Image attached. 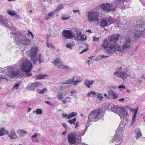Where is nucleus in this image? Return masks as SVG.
Segmentation results:
<instances>
[{
    "label": "nucleus",
    "mask_w": 145,
    "mask_h": 145,
    "mask_svg": "<svg viewBox=\"0 0 145 145\" xmlns=\"http://www.w3.org/2000/svg\"><path fill=\"white\" fill-rule=\"evenodd\" d=\"M96 93L95 91H91L89 92L87 95V97H92L94 96V95H96Z\"/></svg>",
    "instance_id": "e433bc0d"
},
{
    "label": "nucleus",
    "mask_w": 145,
    "mask_h": 145,
    "mask_svg": "<svg viewBox=\"0 0 145 145\" xmlns=\"http://www.w3.org/2000/svg\"><path fill=\"white\" fill-rule=\"evenodd\" d=\"M137 110H138L137 109H135V111L133 112V113L134 114L133 115V116H136V114L137 112Z\"/></svg>",
    "instance_id": "052dcab7"
},
{
    "label": "nucleus",
    "mask_w": 145,
    "mask_h": 145,
    "mask_svg": "<svg viewBox=\"0 0 145 145\" xmlns=\"http://www.w3.org/2000/svg\"><path fill=\"white\" fill-rule=\"evenodd\" d=\"M14 39H15L16 42L19 44L20 46L24 49L26 48L28 45L31 44V40L26 37L22 36L21 34H19L18 36L16 35Z\"/></svg>",
    "instance_id": "20e7f679"
},
{
    "label": "nucleus",
    "mask_w": 145,
    "mask_h": 145,
    "mask_svg": "<svg viewBox=\"0 0 145 145\" xmlns=\"http://www.w3.org/2000/svg\"><path fill=\"white\" fill-rule=\"evenodd\" d=\"M1 23L2 25H3L6 27H8V23H10V22L8 20H5L3 18L1 20Z\"/></svg>",
    "instance_id": "473e14b6"
},
{
    "label": "nucleus",
    "mask_w": 145,
    "mask_h": 145,
    "mask_svg": "<svg viewBox=\"0 0 145 145\" xmlns=\"http://www.w3.org/2000/svg\"><path fill=\"white\" fill-rule=\"evenodd\" d=\"M96 95L97 96V98H99L100 101H102L104 98L102 96V94L101 93H97Z\"/></svg>",
    "instance_id": "58836bf2"
},
{
    "label": "nucleus",
    "mask_w": 145,
    "mask_h": 145,
    "mask_svg": "<svg viewBox=\"0 0 145 145\" xmlns=\"http://www.w3.org/2000/svg\"><path fill=\"white\" fill-rule=\"evenodd\" d=\"M15 16H16L14 18L16 20L18 19H22V18L20 17L19 15L17 14Z\"/></svg>",
    "instance_id": "864d4df0"
},
{
    "label": "nucleus",
    "mask_w": 145,
    "mask_h": 145,
    "mask_svg": "<svg viewBox=\"0 0 145 145\" xmlns=\"http://www.w3.org/2000/svg\"><path fill=\"white\" fill-rule=\"evenodd\" d=\"M7 14L12 17L14 16L17 14V12L13 10H7Z\"/></svg>",
    "instance_id": "7c9ffc66"
},
{
    "label": "nucleus",
    "mask_w": 145,
    "mask_h": 145,
    "mask_svg": "<svg viewBox=\"0 0 145 145\" xmlns=\"http://www.w3.org/2000/svg\"><path fill=\"white\" fill-rule=\"evenodd\" d=\"M40 136L39 133H35L31 137V140L33 142L39 143V140L37 138L38 136Z\"/></svg>",
    "instance_id": "5701e85b"
},
{
    "label": "nucleus",
    "mask_w": 145,
    "mask_h": 145,
    "mask_svg": "<svg viewBox=\"0 0 145 145\" xmlns=\"http://www.w3.org/2000/svg\"><path fill=\"white\" fill-rule=\"evenodd\" d=\"M61 102L64 104H65L67 102H71V98L69 97H65V98H64L62 99Z\"/></svg>",
    "instance_id": "c756f323"
},
{
    "label": "nucleus",
    "mask_w": 145,
    "mask_h": 145,
    "mask_svg": "<svg viewBox=\"0 0 145 145\" xmlns=\"http://www.w3.org/2000/svg\"><path fill=\"white\" fill-rule=\"evenodd\" d=\"M16 133L20 137H23L25 134L28 133V132L26 131H25L22 129H18Z\"/></svg>",
    "instance_id": "bb28decb"
},
{
    "label": "nucleus",
    "mask_w": 145,
    "mask_h": 145,
    "mask_svg": "<svg viewBox=\"0 0 145 145\" xmlns=\"http://www.w3.org/2000/svg\"><path fill=\"white\" fill-rule=\"evenodd\" d=\"M63 7V5L62 4H60L57 7L55 11H59Z\"/></svg>",
    "instance_id": "c03bdc74"
},
{
    "label": "nucleus",
    "mask_w": 145,
    "mask_h": 145,
    "mask_svg": "<svg viewBox=\"0 0 145 145\" xmlns=\"http://www.w3.org/2000/svg\"><path fill=\"white\" fill-rule=\"evenodd\" d=\"M46 45L47 46L48 48H51L53 47L52 45L51 44H49V43L47 42L46 43Z\"/></svg>",
    "instance_id": "6e6d98bb"
},
{
    "label": "nucleus",
    "mask_w": 145,
    "mask_h": 145,
    "mask_svg": "<svg viewBox=\"0 0 145 145\" xmlns=\"http://www.w3.org/2000/svg\"><path fill=\"white\" fill-rule=\"evenodd\" d=\"M135 133V137L137 139H138L142 135L141 130L139 128L136 129Z\"/></svg>",
    "instance_id": "393cba45"
},
{
    "label": "nucleus",
    "mask_w": 145,
    "mask_h": 145,
    "mask_svg": "<svg viewBox=\"0 0 145 145\" xmlns=\"http://www.w3.org/2000/svg\"><path fill=\"white\" fill-rule=\"evenodd\" d=\"M20 84L18 83H16L14 85L13 87L12 88V89H17L19 86L20 85Z\"/></svg>",
    "instance_id": "09e8293b"
},
{
    "label": "nucleus",
    "mask_w": 145,
    "mask_h": 145,
    "mask_svg": "<svg viewBox=\"0 0 145 145\" xmlns=\"http://www.w3.org/2000/svg\"><path fill=\"white\" fill-rule=\"evenodd\" d=\"M124 126L122 125H120L116 131V133L113 138L110 141L113 142L114 141H116L115 145H120L121 144L123 139Z\"/></svg>",
    "instance_id": "f257e3e1"
},
{
    "label": "nucleus",
    "mask_w": 145,
    "mask_h": 145,
    "mask_svg": "<svg viewBox=\"0 0 145 145\" xmlns=\"http://www.w3.org/2000/svg\"><path fill=\"white\" fill-rule=\"evenodd\" d=\"M99 40V39L98 37H95L94 36L93 37V41L98 42Z\"/></svg>",
    "instance_id": "603ef678"
},
{
    "label": "nucleus",
    "mask_w": 145,
    "mask_h": 145,
    "mask_svg": "<svg viewBox=\"0 0 145 145\" xmlns=\"http://www.w3.org/2000/svg\"><path fill=\"white\" fill-rule=\"evenodd\" d=\"M52 63L55 66H57L59 64H62V62L59 58H56L52 61Z\"/></svg>",
    "instance_id": "cd10ccee"
},
{
    "label": "nucleus",
    "mask_w": 145,
    "mask_h": 145,
    "mask_svg": "<svg viewBox=\"0 0 145 145\" xmlns=\"http://www.w3.org/2000/svg\"><path fill=\"white\" fill-rule=\"evenodd\" d=\"M127 67L125 65H121L120 67H118V68L117 69L119 70H121L122 71H126L127 69Z\"/></svg>",
    "instance_id": "4c0bfd02"
},
{
    "label": "nucleus",
    "mask_w": 145,
    "mask_h": 145,
    "mask_svg": "<svg viewBox=\"0 0 145 145\" xmlns=\"http://www.w3.org/2000/svg\"><path fill=\"white\" fill-rule=\"evenodd\" d=\"M103 114L101 110L99 109L92 111L89 114L88 121L86 123V126H89V122L91 121H96L103 118Z\"/></svg>",
    "instance_id": "f03ea898"
},
{
    "label": "nucleus",
    "mask_w": 145,
    "mask_h": 145,
    "mask_svg": "<svg viewBox=\"0 0 145 145\" xmlns=\"http://www.w3.org/2000/svg\"><path fill=\"white\" fill-rule=\"evenodd\" d=\"M28 32L29 33V34H30V35H31V37H32V39H33V37H34V36H33V34L29 30H28Z\"/></svg>",
    "instance_id": "69168bd1"
},
{
    "label": "nucleus",
    "mask_w": 145,
    "mask_h": 145,
    "mask_svg": "<svg viewBox=\"0 0 145 145\" xmlns=\"http://www.w3.org/2000/svg\"><path fill=\"white\" fill-rule=\"evenodd\" d=\"M75 32L76 33V35L75 37L74 40H77V42L86 40V37L82 34L80 31L76 29L75 30Z\"/></svg>",
    "instance_id": "2eb2a0df"
},
{
    "label": "nucleus",
    "mask_w": 145,
    "mask_h": 145,
    "mask_svg": "<svg viewBox=\"0 0 145 145\" xmlns=\"http://www.w3.org/2000/svg\"><path fill=\"white\" fill-rule=\"evenodd\" d=\"M118 88L120 89V90H121L122 89H125V87L123 85H121Z\"/></svg>",
    "instance_id": "3c124183"
},
{
    "label": "nucleus",
    "mask_w": 145,
    "mask_h": 145,
    "mask_svg": "<svg viewBox=\"0 0 145 145\" xmlns=\"http://www.w3.org/2000/svg\"><path fill=\"white\" fill-rule=\"evenodd\" d=\"M95 81V80H91L86 79L85 81L84 85L87 88H89L91 87V86L93 85Z\"/></svg>",
    "instance_id": "b1692460"
},
{
    "label": "nucleus",
    "mask_w": 145,
    "mask_h": 145,
    "mask_svg": "<svg viewBox=\"0 0 145 145\" xmlns=\"http://www.w3.org/2000/svg\"><path fill=\"white\" fill-rule=\"evenodd\" d=\"M88 50V48H85L84 50H83L82 51L80 52V54H82L83 53V52H85L87 51Z\"/></svg>",
    "instance_id": "13d9d810"
},
{
    "label": "nucleus",
    "mask_w": 145,
    "mask_h": 145,
    "mask_svg": "<svg viewBox=\"0 0 145 145\" xmlns=\"http://www.w3.org/2000/svg\"><path fill=\"white\" fill-rule=\"evenodd\" d=\"M74 45V44H71V43H69L67 44L66 45V47L67 48L71 49L72 48Z\"/></svg>",
    "instance_id": "37998d69"
},
{
    "label": "nucleus",
    "mask_w": 145,
    "mask_h": 145,
    "mask_svg": "<svg viewBox=\"0 0 145 145\" xmlns=\"http://www.w3.org/2000/svg\"><path fill=\"white\" fill-rule=\"evenodd\" d=\"M40 85L39 82H35L32 84H29L27 87V90L31 91L34 90L35 88L39 86Z\"/></svg>",
    "instance_id": "aec40b11"
},
{
    "label": "nucleus",
    "mask_w": 145,
    "mask_h": 145,
    "mask_svg": "<svg viewBox=\"0 0 145 145\" xmlns=\"http://www.w3.org/2000/svg\"><path fill=\"white\" fill-rule=\"evenodd\" d=\"M100 7L101 9L105 11H113L115 9V6L111 5L109 3L103 4L101 5Z\"/></svg>",
    "instance_id": "dca6fc26"
},
{
    "label": "nucleus",
    "mask_w": 145,
    "mask_h": 145,
    "mask_svg": "<svg viewBox=\"0 0 145 145\" xmlns=\"http://www.w3.org/2000/svg\"><path fill=\"white\" fill-rule=\"evenodd\" d=\"M45 103H47L50 105H51V103L50 101H45Z\"/></svg>",
    "instance_id": "774afa93"
},
{
    "label": "nucleus",
    "mask_w": 145,
    "mask_h": 145,
    "mask_svg": "<svg viewBox=\"0 0 145 145\" xmlns=\"http://www.w3.org/2000/svg\"><path fill=\"white\" fill-rule=\"evenodd\" d=\"M42 113V111L40 109H36V114L37 115H40Z\"/></svg>",
    "instance_id": "de8ad7c7"
},
{
    "label": "nucleus",
    "mask_w": 145,
    "mask_h": 145,
    "mask_svg": "<svg viewBox=\"0 0 145 145\" xmlns=\"http://www.w3.org/2000/svg\"><path fill=\"white\" fill-rule=\"evenodd\" d=\"M88 17L87 20L89 23L95 22L99 21L100 19L99 13L98 12L93 11L88 12L86 13Z\"/></svg>",
    "instance_id": "423d86ee"
},
{
    "label": "nucleus",
    "mask_w": 145,
    "mask_h": 145,
    "mask_svg": "<svg viewBox=\"0 0 145 145\" xmlns=\"http://www.w3.org/2000/svg\"><path fill=\"white\" fill-rule=\"evenodd\" d=\"M15 67V65H13L11 67L9 66H8L7 67H5L3 68H1L0 69L1 71L3 72H7V73H6V76H8V74L9 73V72L10 70V69H14Z\"/></svg>",
    "instance_id": "4be33fe9"
},
{
    "label": "nucleus",
    "mask_w": 145,
    "mask_h": 145,
    "mask_svg": "<svg viewBox=\"0 0 145 145\" xmlns=\"http://www.w3.org/2000/svg\"><path fill=\"white\" fill-rule=\"evenodd\" d=\"M110 110L114 113H117L121 118H127L129 117V114L123 107H118L113 106H111Z\"/></svg>",
    "instance_id": "39448f33"
},
{
    "label": "nucleus",
    "mask_w": 145,
    "mask_h": 145,
    "mask_svg": "<svg viewBox=\"0 0 145 145\" xmlns=\"http://www.w3.org/2000/svg\"><path fill=\"white\" fill-rule=\"evenodd\" d=\"M54 11H52L48 13L46 16L45 19L46 20H48L51 18L54 14Z\"/></svg>",
    "instance_id": "2f4dec72"
},
{
    "label": "nucleus",
    "mask_w": 145,
    "mask_h": 145,
    "mask_svg": "<svg viewBox=\"0 0 145 145\" xmlns=\"http://www.w3.org/2000/svg\"><path fill=\"white\" fill-rule=\"evenodd\" d=\"M136 119V116H133L132 119V121L131 122V125L130 126H131V125H133L135 122V121Z\"/></svg>",
    "instance_id": "a18cd8bd"
},
{
    "label": "nucleus",
    "mask_w": 145,
    "mask_h": 145,
    "mask_svg": "<svg viewBox=\"0 0 145 145\" xmlns=\"http://www.w3.org/2000/svg\"><path fill=\"white\" fill-rule=\"evenodd\" d=\"M99 56L101 57V59H104L108 57L109 56H105L104 55H102Z\"/></svg>",
    "instance_id": "4d7b16f0"
},
{
    "label": "nucleus",
    "mask_w": 145,
    "mask_h": 145,
    "mask_svg": "<svg viewBox=\"0 0 145 145\" xmlns=\"http://www.w3.org/2000/svg\"><path fill=\"white\" fill-rule=\"evenodd\" d=\"M77 137L76 134L71 133L69 134L67 136L69 142L71 144H74L76 142Z\"/></svg>",
    "instance_id": "a211bd4d"
},
{
    "label": "nucleus",
    "mask_w": 145,
    "mask_h": 145,
    "mask_svg": "<svg viewBox=\"0 0 145 145\" xmlns=\"http://www.w3.org/2000/svg\"><path fill=\"white\" fill-rule=\"evenodd\" d=\"M2 79H5L6 80H7V77L6 76L1 75L0 76V82H1V80Z\"/></svg>",
    "instance_id": "8fccbe9b"
},
{
    "label": "nucleus",
    "mask_w": 145,
    "mask_h": 145,
    "mask_svg": "<svg viewBox=\"0 0 145 145\" xmlns=\"http://www.w3.org/2000/svg\"><path fill=\"white\" fill-rule=\"evenodd\" d=\"M105 50L107 54L110 55L112 54L114 52L116 53L119 52V54H120L119 52L120 53V51L121 50L119 48V46L117 45L116 44L110 46Z\"/></svg>",
    "instance_id": "9d476101"
},
{
    "label": "nucleus",
    "mask_w": 145,
    "mask_h": 145,
    "mask_svg": "<svg viewBox=\"0 0 145 145\" xmlns=\"http://www.w3.org/2000/svg\"><path fill=\"white\" fill-rule=\"evenodd\" d=\"M119 37V35L118 34H113L109 37L108 39L110 42L115 43L118 40Z\"/></svg>",
    "instance_id": "6ab92c4d"
},
{
    "label": "nucleus",
    "mask_w": 145,
    "mask_h": 145,
    "mask_svg": "<svg viewBox=\"0 0 145 145\" xmlns=\"http://www.w3.org/2000/svg\"><path fill=\"white\" fill-rule=\"evenodd\" d=\"M38 48L35 46L32 47L31 49L30 55L31 60L33 61V63L35 65L39 64L41 62L43 61V58L41 54L38 56V58H36Z\"/></svg>",
    "instance_id": "7ed1b4c3"
},
{
    "label": "nucleus",
    "mask_w": 145,
    "mask_h": 145,
    "mask_svg": "<svg viewBox=\"0 0 145 145\" xmlns=\"http://www.w3.org/2000/svg\"><path fill=\"white\" fill-rule=\"evenodd\" d=\"M8 137L11 139H15L18 137L17 135L15 132V130L14 129H11Z\"/></svg>",
    "instance_id": "412c9836"
},
{
    "label": "nucleus",
    "mask_w": 145,
    "mask_h": 145,
    "mask_svg": "<svg viewBox=\"0 0 145 145\" xmlns=\"http://www.w3.org/2000/svg\"><path fill=\"white\" fill-rule=\"evenodd\" d=\"M61 114L63 116H64L66 118H68V115H67V114L63 113Z\"/></svg>",
    "instance_id": "680f3d73"
},
{
    "label": "nucleus",
    "mask_w": 145,
    "mask_h": 145,
    "mask_svg": "<svg viewBox=\"0 0 145 145\" xmlns=\"http://www.w3.org/2000/svg\"><path fill=\"white\" fill-rule=\"evenodd\" d=\"M108 93L109 95L113 99H115L118 97V94L112 90H110L108 91Z\"/></svg>",
    "instance_id": "a878e982"
},
{
    "label": "nucleus",
    "mask_w": 145,
    "mask_h": 145,
    "mask_svg": "<svg viewBox=\"0 0 145 145\" xmlns=\"http://www.w3.org/2000/svg\"><path fill=\"white\" fill-rule=\"evenodd\" d=\"M114 22V19L110 16L102 20L100 23V25L103 27H106L111 25Z\"/></svg>",
    "instance_id": "f8f14e48"
},
{
    "label": "nucleus",
    "mask_w": 145,
    "mask_h": 145,
    "mask_svg": "<svg viewBox=\"0 0 145 145\" xmlns=\"http://www.w3.org/2000/svg\"><path fill=\"white\" fill-rule=\"evenodd\" d=\"M56 96L59 100H61L63 98V94L61 92H58Z\"/></svg>",
    "instance_id": "a19ab883"
},
{
    "label": "nucleus",
    "mask_w": 145,
    "mask_h": 145,
    "mask_svg": "<svg viewBox=\"0 0 145 145\" xmlns=\"http://www.w3.org/2000/svg\"><path fill=\"white\" fill-rule=\"evenodd\" d=\"M123 44L121 47L119 46V48L121 50L120 51V55L123 53L129 51L130 50L131 46V39L128 37L125 36L124 38Z\"/></svg>",
    "instance_id": "0eeeda50"
},
{
    "label": "nucleus",
    "mask_w": 145,
    "mask_h": 145,
    "mask_svg": "<svg viewBox=\"0 0 145 145\" xmlns=\"http://www.w3.org/2000/svg\"><path fill=\"white\" fill-rule=\"evenodd\" d=\"M57 68H61L62 69L65 70H68L69 69V68L68 66L64 65L62 63L59 66H58Z\"/></svg>",
    "instance_id": "c9c22d12"
},
{
    "label": "nucleus",
    "mask_w": 145,
    "mask_h": 145,
    "mask_svg": "<svg viewBox=\"0 0 145 145\" xmlns=\"http://www.w3.org/2000/svg\"><path fill=\"white\" fill-rule=\"evenodd\" d=\"M82 81L81 78H78L76 75L73 76L72 79H67L66 81L67 84H70L72 83L73 85L77 86L78 84L80 83Z\"/></svg>",
    "instance_id": "ddd939ff"
},
{
    "label": "nucleus",
    "mask_w": 145,
    "mask_h": 145,
    "mask_svg": "<svg viewBox=\"0 0 145 145\" xmlns=\"http://www.w3.org/2000/svg\"><path fill=\"white\" fill-rule=\"evenodd\" d=\"M47 90L46 88H44L42 89L40 91L38 92V93L39 94H44L46 92Z\"/></svg>",
    "instance_id": "49530a36"
},
{
    "label": "nucleus",
    "mask_w": 145,
    "mask_h": 145,
    "mask_svg": "<svg viewBox=\"0 0 145 145\" xmlns=\"http://www.w3.org/2000/svg\"><path fill=\"white\" fill-rule=\"evenodd\" d=\"M113 75L115 77H119L124 80L126 79L131 75V74L128 71L121 72L117 71L113 73Z\"/></svg>",
    "instance_id": "9b49d317"
},
{
    "label": "nucleus",
    "mask_w": 145,
    "mask_h": 145,
    "mask_svg": "<svg viewBox=\"0 0 145 145\" xmlns=\"http://www.w3.org/2000/svg\"><path fill=\"white\" fill-rule=\"evenodd\" d=\"M62 126L65 128H67V125L65 123H64L62 124Z\"/></svg>",
    "instance_id": "0e129e2a"
},
{
    "label": "nucleus",
    "mask_w": 145,
    "mask_h": 145,
    "mask_svg": "<svg viewBox=\"0 0 145 145\" xmlns=\"http://www.w3.org/2000/svg\"><path fill=\"white\" fill-rule=\"evenodd\" d=\"M73 11L74 12H78L79 14H80V11L78 10H73Z\"/></svg>",
    "instance_id": "e2e57ef3"
},
{
    "label": "nucleus",
    "mask_w": 145,
    "mask_h": 145,
    "mask_svg": "<svg viewBox=\"0 0 145 145\" xmlns=\"http://www.w3.org/2000/svg\"><path fill=\"white\" fill-rule=\"evenodd\" d=\"M104 96L105 97L106 99H110V97H109V95H108L106 93H104Z\"/></svg>",
    "instance_id": "5fc2aeb1"
},
{
    "label": "nucleus",
    "mask_w": 145,
    "mask_h": 145,
    "mask_svg": "<svg viewBox=\"0 0 145 145\" xmlns=\"http://www.w3.org/2000/svg\"><path fill=\"white\" fill-rule=\"evenodd\" d=\"M8 133V131L5 128H2L0 129V136H2L5 135H7Z\"/></svg>",
    "instance_id": "c85d7f7f"
},
{
    "label": "nucleus",
    "mask_w": 145,
    "mask_h": 145,
    "mask_svg": "<svg viewBox=\"0 0 145 145\" xmlns=\"http://www.w3.org/2000/svg\"><path fill=\"white\" fill-rule=\"evenodd\" d=\"M20 67L23 71L27 72L30 71L33 68V66L29 61H27L23 62Z\"/></svg>",
    "instance_id": "1a4fd4ad"
},
{
    "label": "nucleus",
    "mask_w": 145,
    "mask_h": 145,
    "mask_svg": "<svg viewBox=\"0 0 145 145\" xmlns=\"http://www.w3.org/2000/svg\"><path fill=\"white\" fill-rule=\"evenodd\" d=\"M63 36L67 39H71L74 37L72 31L68 30H64L62 32Z\"/></svg>",
    "instance_id": "4468645a"
},
{
    "label": "nucleus",
    "mask_w": 145,
    "mask_h": 145,
    "mask_svg": "<svg viewBox=\"0 0 145 145\" xmlns=\"http://www.w3.org/2000/svg\"><path fill=\"white\" fill-rule=\"evenodd\" d=\"M14 67L13 69H10L8 73L9 76L11 78H14L18 75H21V71L20 69H17L16 70V66Z\"/></svg>",
    "instance_id": "f3484780"
},
{
    "label": "nucleus",
    "mask_w": 145,
    "mask_h": 145,
    "mask_svg": "<svg viewBox=\"0 0 145 145\" xmlns=\"http://www.w3.org/2000/svg\"><path fill=\"white\" fill-rule=\"evenodd\" d=\"M79 126V123L78 121L76 122V123L75 125V128H76L77 127H78Z\"/></svg>",
    "instance_id": "338daca9"
},
{
    "label": "nucleus",
    "mask_w": 145,
    "mask_h": 145,
    "mask_svg": "<svg viewBox=\"0 0 145 145\" xmlns=\"http://www.w3.org/2000/svg\"><path fill=\"white\" fill-rule=\"evenodd\" d=\"M26 73L25 75L27 76H30L31 75V73H30L29 72H25Z\"/></svg>",
    "instance_id": "bf43d9fd"
},
{
    "label": "nucleus",
    "mask_w": 145,
    "mask_h": 145,
    "mask_svg": "<svg viewBox=\"0 0 145 145\" xmlns=\"http://www.w3.org/2000/svg\"><path fill=\"white\" fill-rule=\"evenodd\" d=\"M140 26L138 29L136 28L135 30H131V32L133 33L135 39L141 38L143 35H145V28Z\"/></svg>",
    "instance_id": "6e6552de"
},
{
    "label": "nucleus",
    "mask_w": 145,
    "mask_h": 145,
    "mask_svg": "<svg viewBox=\"0 0 145 145\" xmlns=\"http://www.w3.org/2000/svg\"><path fill=\"white\" fill-rule=\"evenodd\" d=\"M77 115V113L76 112H72L68 115V119H70L71 118L76 116Z\"/></svg>",
    "instance_id": "ea45409f"
},
{
    "label": "nucleus",
    "mask_w": 145,
    "mask_h": 145,
    "mask_svg": "<svg viewBox=\"0 0 145 145\" xmlns=\"http://www.w3.org/2000/svg\"><path fill=\"white\" fill-rule=\"evenodd\" d=\"M48 77L47 75L45 74H38L36 75V77L38 79H43L46 78Z\"/></svg>",
    "instance_id": "f704fd0d"
},
{
    "label": "nucleus",
    "mask_w": 145,
    "mask_h": 145,
    "mask_svg": "<svg viewBox=\"0 0 145 145\" xmlns=\"http://www.w3.org/2000/svg\"><path fill=\"white\" fill-rule=\"evenodd\" d=\"M76 118H74L68 121V122L70 123V124L75 123V122L76 121Z\"/></svg>",
    "instance_id": "79ce46f5"
},
{
    "label": "nucleus",
    "mask_w": 145,
    "mask_h": 145,
    "mask_svg": "<svg viewBox=\"0 0 145 145\" xmlns=\"http://www.w3.org/2000/svg\"><path fill=\"white\" fill-rule=\"evenodd\" d=\"M103 46L104 48V49L109 47L110 46L109 43L107 41V39H105L104 40V42Z\"/></svg>",
    "instance_id": "72a5a7b5"
}]
</instances>
